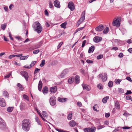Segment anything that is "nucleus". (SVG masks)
Here are the masks:
<instances>
[{"mask_svg": "<svg viewBox=\"0 0 132 132\" xmlns=\"http://www.w3.org/2000/svg\"><path fill=\"white\" fill-rule=\"evenodd\" d=\"M128 51L130 53H132V48H130L128 50Z\"/></svg>", "mask_w": 132, "mask_h": 132, "instance_id": "nucleus-64", "label": "nucleus"}, {"mask_svg": "<svg viewBox=\"0 0 132 132\" xmlns=\"http://www.w3.org/2000/svg\"><path fill=\"white\" fill-rule=\"evenodd\" d=\"M42 114L43 117H46V118L47 115V113L44 111H43L42 112Z\"/></svg>", "mask_w": 132, "mask_h": 132, "instance_id": "nucleus-45", "label": "nucleus"}, {"mask_svg": "<svg viewBox=\"0 0 132 132\" xmlns=\"http://www.w3.org/2000/svg\"><path fill=\"white\" fill-rule=\"evenodd\" d=\"M122 128L123 129H130V127H128L125 126L122 127Z\"/></svg>", "mask_w": 132, "mask_h": 132, "instance_id": "nucleus-55", "label": "nucleus"}, {"mask_svg": "<svg viewBox=\"0 0 132 132\" xmlns=\"http://www.w3.org/2000/svg\"><path fill=\"white\" fill-rule=\"evenodd\" d=\"M98 88L99 89H103V86L101 84H99L97 85Z\"/></svg>", "mask_w": 132, "mask_h": 132, "instance_id": "nucleus-37", "label": "nucleus"}, {"mask_svg": "<svg viewBox=\"0 0 132 132\" xmlns=\"http://www.w3.org/2000/svg\"><path fill=\"white\" fill-rule=\"evenodd\" d=\"M26 104L23 102H21L20 105V108L21 110H23L26 108Z\"/></svg>", "mask_w": 132, "mask_h": 132, "instance_id": "nucleus-21", "label": "nucleus"}, {"mask_svg": "<svg viewBox=\"0 0 132 132\" xmlns=\"http://www.w3.org/2000/svg\"><path fill=\"white\" fill-rule=\"evenodd\" d=\"M68 6L71 11H73L75 9V5L72 2H70L68 3Z\"/></svg>", "mask_w": 132, "mask_h": 132, "instance_id": "nucleus-7", "label": "nucleus"}, {"mask_svg": "<svg viewBox=\"0 0 132 132\" xmlns=\"http://www.w3.org/2000/svg\"><path fill=\"white\" fill-rule=\"evenodd\" d=\"M86 62H87L88 63H93V61L92 60H87Z\"/></svg>", "mask_w": 132, "mask_h": 132, "instance_id": "nucleus-59", "label": "nucleus"}, {"mask_svg": "<svg viewBox=\"0 0 132 132\" xmlns=\"http://www.w3.org/2000/svg\"><path fill=\"white\" fill-rule=\"evenodd\" d=\"M82 86L84 89H86L87 91H89L91 89V87L88 85L82 84Z\"/></svg>", "mask_w": 132, "mask_h": 132, "instance_id": "nucleus-9", "label": "nucleus"}, {"mask_svg": "<svg viewBox=\"0 0 132 132\" xmlns=\"http://www.w3.org/2000/svg\"><path fill=\"white\" fill-rule=\"evenodd\" d=\"M42 92L44 94H47L48 92V88L46 87H45L43 88Z\"/></svg>", "mask_w": 132, "mask_h": 132, "instance_id": "nucleus-23", "label": "nucleus"}, {"mask_svg": "<svg viewBox=\"0 0 132 132\" xmlns=\"http://www.w3.org/2000/svg\"><path fill=\"white\" fill-rule=\"evenodd\" d=\"M102 80L103 82L106 81L107 79V75L106 73H105L104 75H103L102 78Z\"/></svg>", "mask_w": 132, "mask_h": 132, "instance_id": "nucleus-20", "label": "nucleus"}, {"mask_svg": "<svg viewBox=\"0 0 132 132\" xmlns=\"http://www.w3.org/2000/svg\"><path fill=\"white\" fill-rule=\"evenodd\" d=\"M86 40L83 41L82 43V44L81 46L82 47H83L85 46V44L86 43Z\"/></svg>", "mask_w": 132, "mask_h": 132, "instance_id": "nucleus-52", "label": "nucleus"}, {"mask_svg": "<svg viewBox=\"0 0 132 132\" xmlns=\"http://www.w3.org/2000/svg\"><path fill=\"white\" fill-rule=\"evenodd\" d=\"M80 77L78 75L76 76L75 77V83L78 84L80 82Z\"/></svg>", "mask_w": 132, "mask_h": 132, "instance_id": "nucleus-18", "label": "nucleus"}, {"mask_svg": "<svg viewBox=\"0 0 132 132\" xmlns=\"http://www.w3.org/2000/svg\"><path fill=\"white\" fill-rule=\"evenodd\" d=\"M85 12L84 11L82 12L80 18L77 23L76 24L77 26V27L79 25L82 23L84 20L85 19Z\"/></svg>", "mask_w": 132, "mask_h": 132, "instance_id": "nucleus-4", "label": "nucleus"}, {"mask_svg": "<svg viewBox=\"0 0 132 132\" xmlns=\"http://www.w3.org/2000/svg\"><path fill=\"white\" fill-rule=\"evenodd\" d=\"M42 81L40 80L39 82L38 85V89L39 91H41L42 89Z\"/></svg>", "mask_w": 132, "mask_h": 132, "instance_id": "nucleus-22", "label": "nucleus"}, {"mask_svg": "<svg viewBox=\"0 0 132 132\" xmlns=\"http://www.w3.org/2000/svg\"><path fill=\"white\" fill-rule=\"evenodd\" d=\"M72 113H69L68 114V117H67V119L69 120H71L72 117Z\"/></svg>", "mask_w": 132, "mask_h": 132, "instance_id": "nucleus-36", "label": "nucleus"}, {"mask_svg": "<svg viewBox=\"0 0 132 132\" xmlns=\"http://www.w3.org/2000/svg\"><path fill=\"white\" fill-rule=\"evenodd\" d=\"M109 98V97L108 96H107L106 97H105L102 99V102L104 103H106L107 100Z\"/></svg>", "mask_w": 132, "mask_h": 132, "instance_id": "nucleus-28", "label": "nucleus"}, {"mask_svg": "<svg viewBox=\"0 0 132 132\" xmlns=\"http://www.w3.org/2000/svg\"><path fill=\"white\" fill-rule=\"evenodd\" d=\"M6 105L5 101L3 98H1L0 100V106H1L4 107Z\"/></svg>", "mask_w": 132, "mask_h": 132, "instance_id": "nucleus-11", "label": "nucleus"}, {"mask_svg": "<svg viewBox=\"0 0 132 132\" xmlns=\"http://www.w3.org/2000/svg\"><path fill=\"white\" fill-rule=\"evenodd\" d=\"M76 122L74 120L70 121L69 123L70 126L71 127H75L76 125Z\"/></svg>", "mask_w": 132, "mask_h": 132, "instance_id": "nucleus-17", "label": "nucleus"}, {"mask_svg": "<svg viewBox=\"0 0 132 132\" xmlns=\"http://www.w3.org/2000/svg\"><path fill=\"white\" fill-rule=\"evenodd\" d=\"M39 51V50H37L33 51V53L34 54H36L38 53Z\"/></svg>", "mask_w": 132, "mask_h": 132, "instance_id": "nucleus-48", "label": "nucleus"}, {"mask_svg": "<svg viewBox=\"0 0 132 132\" xmlns=\"http://www.w3.org/2000/svg\"><path fill=\"white\" fill-rule=\"evenodd\" d=\"M43 44V43L42 42H40L39 43L37 44L36 46L35 49L38 48H39L41 46L42 44Z\"/></svg>", "mask_w": 132, "mask_h": 132, "instance_id": "nucleus-30", "label": "nucleus"}, {"mask_svg": "<svg viewBox=\"0 0 132 132\" xmlns=\"http://www.w3.org/2000/svg\"><path fill=\"white\" fill-rule=\"evenodd\" d=\"M38 114H39V116L41 117V118H42V119L44 121H46L47 122V121L45 120L44 118L43 117L40 113L39 112V113H38Z\"/></svg>", "mask_w": 132, "mask_h": 132, "instance_id": "nucleus-44", "label": "nucleus"}, {"mask_svg": "<svg viewBox=\"0 0 132 132\" xmlns=\"http://www.w3.org/2000/svg\"><path fill=\"white\" fill-rule=\"evenodd\" d=\"M131 97L130 96H126V99L127 100H129L131 99Z\"/></svg>", "mask_w": 132, "mask_h": 132, "instance_id": "nucleus-56", "label": "nucleus"}, {"mask_svg": "<svg viewBox=\"0 0 132 132\" xmlns=\"http://www.w3.org/2000/svg\"><path fill=\"white\" fill-rule=\"evenodd\" d=\"M118 92L119 94H121L124 93V90L122 89L119 88L118 90Z\"/></svg>", "mask_w": 132, "mask_h": 132, "instance_id": "nucleus-29", "label": "nucleus"}, {"mask_svg": "<svg viewBox=\"0 0 132 132\" xmlns=\"http://www.w3.org/2000/svg\"><path fill=\"white\" fill-rule=\"evenodd\" d=\"M0 129L6 132L9 131L8 128L7 127L5 122L1 118H0Z\"/></svg>", "mask_w": 132, "mask_h": 132, "instance_id": "nucleus-2", "label": "nucleus"}, {"mask_svg": "<svg viewBox=\"0 0 132 132\" xmlns=\"http://www.w3.org/2000/svg\"><path fill=\"white\" fill-rule=\"evenodd\" d=\"M56 98L54 96H52L50 97V102L51 105L53 106L56 104Z\"/></svg>", "mask_w": 132, "mask_h": 132, "instance_id": "nucleus-5", "label": "nucleus"}, {"mask_svg": "<svg viewBox=\"0 0 132 132\" xmlns=\"http://www.w3.org/2000/svg\"><path fill=\"white\" fill-rule=\"evenodd\" d=\"M23 97L24 99L28 101H29V97L27 95L25 94H24L23 95Z\"/></svg>", "mask_w": 132, "mask_h": 132, "instance_id": "nucleus-38", "label": "nucleus"}, {"mask_svg": "<svg viewBox=\"0 0 132 132\" xmlns=\"http://www.w3.org/2000/svg\"><path fill=\"white\" fill-rule=\"evenodd\" d=\"M31 125V122L28 119L23 120L22 122L21 126L22 129L25 131H28Z\"/></svg>", "mask_w": 132, "mask_h": 132, "instance_id": "nucleus-1", "label": "nucleus"}, {"mask_svg": "<svg viewBox=\"0 0 132 132\" xmlns=\"http://www.w3.org/2000/svg\"><path fill=\"white\" fill-rule=\"evenodd\" d=\"M102 39V37L96 36L94 38L93 41L97 43L101 41Z\"/></svg>", "mask_w": 132, "mask_h": 132, "instance_id": "nucleus-10", "label": "nucleus"}, {"mask_svg": "<svg viewBox=\"0 0 132 132\" xmlns=\"http://www.w3.org/2000/svg\"><path fill=\"white\" fill-rule=\"evenodd\" d=\"M36 25V26L35 27L34 24L33 25V27L35 29V30L38 33H40L42 31V26L38 21H37L35 22Z\"/></svg>", "mask_w": 132, "mask_h": 132, "instance_id": "nucleus-3", "label": "nucleus"}, {"mask_svg": "<svg viewBox=\"0 0 132 132\" xmlns=\"http://www.w3.org/2000/svg\"><path fill=\"white\" fill-rule=\"evenodd\" d=\"M104 28V26L102 25L101 24L96 27L95 29L97 31H100L102 30Z\"/></svg>", "mask_w": 132, "mask_h": 132, "instance_id": "nucleus-13", "label": "nucleus"}, {"mask_svg": "<svg viewBox=\"0 0 132 132\" xmlns=\"http://www.w3.org/2000/svg\"><path fill=\"white\" fill-rule=\"evenodd\" d=\"M126 79L129 81L131 82L132 81V80L131 78L129 77H127L126 78Z\"/></svg>", "mask_w": 132, "mask_h": 132, "instance_id": "nucleus-62", "label": "nucleus"}, {"mask_svg": "<svg viewBox=\"0 0 132 132\" xmlns=\"http://www.w3.org/2000/svg\"><path fill=\"white\" fill-rule=\"evenodd\" d=\"M77 105L79 107H81L82 106V104L81 102H78L77 103Z\"/></svg>", "mask_w": 132, "mask_h": 132, "instance_id": "nucleus-60", "label": "nucleus"}, {"mask_svg": "<svg viewBox=\"0 0 132 132\" xmlns=\"http://www.w3.org/2000/svg\"><path fill=\"white\" fill-rule=\"evenodd\" d=\"M49 7L50 8H52L53 6V5L51 1L49 2Z\"/></svg>", "mask_w": 132, "mask_h": 132, "instance_id": "nucleus-53", "label": "nucleus"}, {"mask_svg": "<svg viewBox=\"0 0 132 132\" xmlns=\"http://www.w3.org/2000/svg\"><path fill=\"white\" fill-rule=\"evenodd\" d=\"M104 127H105L104 125H100L98 126L97 127V130H98L103 128Z\"/></svg>", "mask_w": 132, "mask_h": 132, "instance_id": "nucleus-46", "label": "nucleus"}, {"mask_svg": "<svg viewBox=\"0 0 132 132\" xmlns=\"http://www.w3.org/2000/svg\"><path fill=\"white\" fill-rule=\"evenodd\" d=\"M17 86L19 87L20 89L21 90H23V88L22 86L21 85L20 83H18L17 85Z\"/></svg>", "mask_w": 132, "mask_h": 132, "instance_id": "nucleus-35", "label": "nucleus"}, {"mask_svg": "<svg viewBox=\"0 0 132 132\" xmlns=\"http://www.w3.org/2000/svg\"><path fill=\"white\" fill-rule=\"evenodd\" d=\"M122 80L121 79H116L115 80V82L117 84H119L121 81Z\"/></svg>", "mask_w": 132, "mask_h": 132, "instance_id": "nucleus-40", "label": "nucleus"}, {"mask_svg": "<svg viewBox=\"0 0 132 132\" xmlns=\"http://www.w3.org/2000/svg\"><path fill=\"white\" fill-rule=\"evenodd\" d=\"M29 56L28 55L21 56L20 58V59L21 60H26L27 59Z\"/></svg>", "mask_w": 132, "mask_h": 132, "instance_id": "nucleus-31", "label": "nucleus"}, {"mask_svg": "<svg viewBox=\"0 0 132 132\" xmlns=\"http://www.w3.org/2000/svg\"><path fill=\"white\" fill-rule=\"evenodd\" d=\"M110 116V113H105V116L106 118L109 117Z\"/></svg>", "mask_w": 132, "mask_h": 132, "instance_id": "nucleus-54", "label": "nucleus"}, {"mask_svg": "<svg viewBox=\"0 0 132 132\" xmlns=\"http://www.w3.org/2000/svg\"><path fill=\"white\" fill-rule=\"evenodd\" d=\"M111 50H114L115 51H116L118 50V48L117 47H114L112 48Z\"/></svg>", "mask_w": 132, "mask_h": 132, "instance_id": "nucleus-63", "label": "nucleus"}, {"mask_svg": "<svg viewBox=\"0 0 132 132\" xmlns=\"http://www.w3.org/2000/svg\"><path fill=\"white\" fill-rule=\"evenodd\" d=\"M119 21L117 19H116L115 20H113V22L112 23V24L114 26H116V25H118V24H119V26H120V23H119Z\"/></svg>", "mask_w": 132, "mask_h": 132, "instance_id": "nucleus-16", "label": "nucleus"}, {"mask_svg": "<svg viewBox=\"0 0 132 132\" xmlns=\"http://www.w3.org/2000/svg\"><path fill=\"white\" fill-rule=\"evenodd\" d=\"M63 42H61L57 46V49H59L60 48Z\"/></svg>", "mask_w": 132, "mask_h": 132, "instance_id": "nucleus-51", "label": "nucleus"}, {"mask_svg": "<svg viewBox=\"0 0 132 132\" xmlns=\"http://www.w3.org/2000/svg\"><path fill=\"white\" fill-rule=\"evenodd\" d=\"M69 72V70L68 69H65L63 70L62 72L63 74H64V75H66Z\"/></svg>", "mask_w": 132, "mask_h": 132, "instance_id": "nucleus-43", "label": "nucleus"}, {"mask_svg": "<svg viewBox=\"0 0 132 132\" xmlns=\"http://www.w3.org/2000/svg\"><path fill=\"white\" fill-rule=\"evenodd\" d=\"M6 27V24L5 23L2 24L1 25V28L3 30L5 29Z\"/></svg>", "mask_w": 132, "mask_h": 132, "instance_id": "nucleus-42", "label": "nucleus"}, {"mask_svg": "<svg viewBox=\"0 0 132 132\" xmlns=\"http://www.w3.org/2000/svg\"><path fill=\"white\" fill-rule=\"evenodd\" d=\"M103 57V55L102 54H100V55H99L97 57V59H98L99 60L100 59H102Z\"/></svg>", "mask_w": 132, "mask_h": 132, "instance_id": "nucleus-47", "label": "nucleus"}, {"mask_svg": "<svg viewBox=\"0 0 132 132\" xmlns=\"http://www.w3.org/2000/svg\"><path fill=\"white\" fill-rule=\"evenodd\" d=\"M3 93L4 96L7 97H9V94L7 91H4L3 92Z\"/></svg>", "mask_w": 132, "mask_h": 132, "instance_id": "nucleus-27", "label": "nucleus"}, {"mask_svg": "<svg viewBox=\"0 0 132 132\" xmlns=\"http://www.w3.org/2000/svg\"><path fill=\"white\" fill-rule=\"evenodd\" d=\"M74 81V78L73 77H71L68 79V83L70 84H72Z\"/></svg>", "mask_w": 132, "mask_h": 132, "instance_id": "nucleus-25", "label": "nucleus"}, {"mask_svg": "<svg viewBox=\"0 0 132 132\" xmlns=\"http://www.w3.org/2000/svg\"><path fill=\"white\" fill-rule=\"evenodd\" d=\"M36 61H33L31 62L30 65V66L31 67V68L34 66V65L36 63Z\"/></svg>", "mask_w": 132, "mask_h": 132, "instance_id": "nucleus-49", "label": "nucleus"}, {"mask_svg": "<svg viewBox=\"0 0 132 132\" xmlns=\"http://www.w3.org/2000/svg\"><path fill=\"white\" fill-rule=\"evenodd\" d=\"M123 56V54L122 53H120L118 55V56L120 57H122Z\"/></svg>", "mask_w": 132, "mask_h": 132, "instance_id": "nucleus-58", "label": "nucleus"}, {"mask_svg": "<svg viewBox=\"0 0 132 132\" xmlns=\"http://www.w3.org/2000/svg\"><path fill=\"white\" fill-rule=\"evenodd\" d=\"M40 70V69H38L37 68H35L34 72V74H35L37 73Z\"/></svg>", "mask_w": 132, "mask_h": 132, "instance_id": "nucleus-50", "label": "nucleus"}, {"mask_svg": "<svg viewBox=\"0 0 132 132\" xmlns=\"http://www.w3.org/2000/svg\"><path fill=\"white\" fill-rule=\"evenodd\" d=\"M109 31V28L108 27H106L103 30V32L104 34H107Z\"/></svg>", "mask_w": 132, "mask_h": 132, "instance_id": "nucleus-34", "label": "nucleus"}, {"mask_svg": "<svg viewBox=\"0 0 132 132\" xmlns=\"http://www.w3.org/2000/svg\"><path fill=\"white\" fill-rule=\"evenodd\" d=\"M113 82L110 81L108 83V86L110 87H112L113 85Z\"/></svg>", "mask_w": 132, "mask_h": 132, "instance_id": "nucleus-39", "label": "nucleus"}, {"mask_svg": "<svg viewBox=\"0 0 132 132\" xmlns=\"http://www.w3.org/2000/svg\"><path fill=\"white\" fill-rule=\"evenodd\" d=\"M115 105L116 106V108L117 109H119L120 108V106L119 103L117 101H115Z\"/></svg>", "mask_w": 132, "mask_h": 132, "instance_id": "nucleus-24", "label": "nucleus"}, {"mask_svg": "<svg viewBox=\"0 0 132 132\" xmlns=\"http://www.w3.org/2000/svg\"><path fill=\"white\" fill-rule=\"evenodd\" d=\"M54 6L57 8H60L61 6L60 2L58 0L55 1L54 2Z\"/></svg>", "mask_w": 132, "mask_h": 132, "instance_id": "nucleus-12", "label": "nucleus"}, {"mask_svg": "<svg viewBox=\"0 0 132 132\" xmlns=\"http://www.w3.org/2000/svg\"><path fill=\"white\" fill-rule=\"evenodd\" d=\"M96 105H97L96 104H95V105H94V106H93V110L96 111H97V109L96 108L95 106H96Z\"/></svg>", "mask_w": 132, "mask_h": 132, "instance_id": "nucleus-57", "label": "nucleus"}, {"mask_svg": "<svg viewBox=\"0 0 132 132\" xmlns=\"http://www.w3.org/2000/svg\"><path fill=\"white\" fill-rule=\"evenodd\" d=\"M11 73H10L8 75H7L5 77V78H9L10 76L11 75Z\"/></svg>", "mask_w": 132, "mask_h": 132, "instance_id": "nucleus-61", "label": "nucleus"}, {"mask_svg": "<svg viewBox=\"0 0 132 132\" xmlns=\"http://www.w3.org/2000/svg\"><path fill=\"white\" fill-rule=\"evenodd\" d=\"M35 119L36 121L37 122L38 124V125L41 126V123L40 121L39 118L38 117L36 116L35 117Z\"/></svg>", "mask_w": 132, "mask_h": 132, "instance_id": "nucleus-26", "label": "nucleus"}, {"mask_svg": "<svg viewBox=\"0 0 132 132\" xmlns=\"http://www.w3.org/2000/svg\"><path fill=\"white\" fill-rule=\"evenodd\" d=\"M57 90V87L55 86L51 88L50 90V92L52 93H55Z\"/></svg>", "mask_w": 132, "mask_h": 132, "instance_id": "nucleus-14", "label": "nucleus"}, {"mask_svg": "<svg viewBox=\"0 0 132 132\" xmlns=\"http://www.w3.org/2000/svg\"><path fill=\"white\" fill-rule=\"evenodd\" d=\"M20 73L25 78L26 81H28L29 77L27 72L26 71H22Z\"/></svg>", "mask_w": 132, "mask_h": 132, "instance_id": "nucleus-8", "label": "nucleus"}, {"mask_svg": "<svg viewBox=\"0 0 132 132\" xmlns=\"http://www.w3.org/2000/svg\"><path fill=\"white\" fill-rule=\"evenodd\" d=\"M95 48L94 46L90 47L88 50V53H92L94 50Z\"/></svg>", "mask_w": 132, "mask_h": 132, "instance_id": "nucleus-19", "label": "nucleus"}, {"mask_svg": "<svg viewBox=\"0 0 132 132\" xmlns=\"http://www.w3.org/2000/svg\"><path fill=\"white\" fill-rule=\"evenodd\" d=\"M45 60H43L41 64H40V66L41 67H43L45 64Z\"/></svg>", "mask_w": 132, "mask_h": 132, "instance_id": "nucleus-41", "label": "nucleus"}, {"mask_svg": "<svg viewBox=\"0 0 132 132\" xmlns=\"http://www.w3.org/2000/svg\"><path fill=\"white\" fill-rule=\"evenodd\" d=\"M13 107H9L7 108V111L9 112H12L13 110Z\"/></svg>", "mask_w": 132, "mask_h": 132, "instance_id": "nucleus-32", "label": "nucleus"}, {"mask_svg": "<svg viewBox=\"0 0 132 132\" xmlns=\"http://www.w3.org/2000/svg\"><path fill=\"white\" fill-rule=\"evenodd\" d=\"M67 24V22H65L61 24L60 26L61 28L65 29L66 28V25Z\"/></svg>", "mask_w": 132, "mask_h": 132, "instance_id": "nucleus-33", "label": "nucleus"}, {"mask_svg": "<svg viewBox=\"0 0 132 132\" xmlns=\"http://www.w3.org/2000/svg\"><path fill=\"white\" fill-rule=\"evenodd\" d=\"M67 100V98H61L60 97H59L57 99V100L60 102H66Z\"/></svg>", "mask_w": 132, "mask_h": 132, "instance_id": "nucleus-15", "label": "nucleus"}, {"mask_svg": "<svg viewBox=\"0 0 132 132\" xmlns=\"http://www.w3.org/2000/svg\"><path fill=\"white\" fill-rule=\"evenodd\" d=\"M96 130V128L95 127H89L84 129L85 132H95Z\"/></svg>", "mask_w": 132, "mask_h": 132, "instance_id": "nucleus-6", "label": "nucleus"}]
</instances>
